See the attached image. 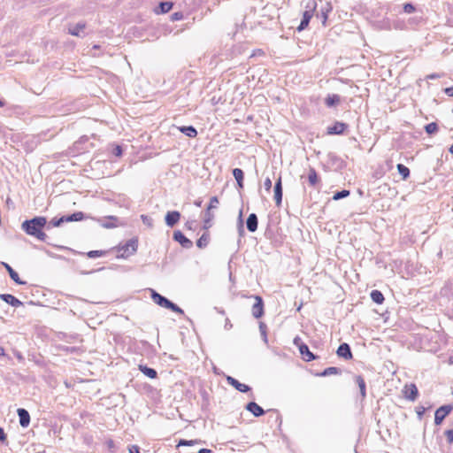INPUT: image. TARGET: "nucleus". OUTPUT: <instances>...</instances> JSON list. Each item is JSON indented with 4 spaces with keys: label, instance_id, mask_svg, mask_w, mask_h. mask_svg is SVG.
Segmentation results:
<instances>
[{
    "label": "nucleus",
    "instance_id": "nucleus-59",
    "mask_svg": "<svg viewBox=\"0 0 453 453\" xmlns=\"http://www.w3.org/2000/svg\"><path fill=\"white\" fill-rule=\"evenodd\" d=\"M4 355H5V350H4V349L2 346H0V357H3V356H4Z\"/></svg>",
    "mask_w": 453,
    "mask_h": 453
},
{
    "label": "nucleus",
    "instance_id": "nucleus-28",
    "mask_svg": "<svg viewBox=\"0 0 453 453\" xmlns=\"http://www.w3.org/2000/svg\"><path fill=\"white\" fill-rule=\"evenodd\" d=\"M340 96L336 94L328 95L326 98V104L328 107L335 106L340 103Z\"/></svg>",
    "mask_w": 453,
    "mask_h": 453
},
{
    "label": "nucleus",
    "instance_id": "nucleus-45",
    "mask_svg": "<svg viewBox=\"0 0 453 453\" xmlns=\"http://www.w3.org/2000/svg\"><path fill=\"white\" fill-rule=\"evenodd\" d=\"M264 188L266 191H270L272 188V180L270 177H266L264 180Z\"/></svg>",
    "mask_w": 453,
    "mask_h": 453
},
{
    "label": "nucleus",
    "instance_id": "nucleus-9",
    "mask_svg": "<svg viewBox=\"0 0 453 453\" xmlns=\"http://www.w3.org/2000/svg\"><path fill=\"white\" fill-rule=\"evenodd\" d=\"M336 353L340 357H343L346 360H349L352 358V352L348 343H342L338 347Z\"/></svg>",
    "mask_w": 453,
    "mask_h": 453
},
{
    "label": "nucleus",
    "instance_id": "nucleus-64",
    "mask_svg": "<svg viewBox=\"0 0 453 453\" xmlns=\"http://www.w3.org/2000/svg\"><path fill=\"white\" fill-rule=\"evenodd\" d=\"M4 102H2V101L0 100V107H3V106H4Z\"/></svg>",
    "mask_w": 453,
    "mask_h": 453
},
{
    "label": "nucleus",
    "instance_id": "nucleus-19",
    "mask_svg": "<svg viewBox=\"0 0 453 453\" xmlns=\"http://www.w3.org/2000/svg\"><path fill=\"white\" fill-rule=\"evenodd\" d=\"M0 298L12 307H19L22 305V303L11 294H1Z\"/></svg>",
    "mask_w": 453,
    "mask_h": 453
},
{
    "label": "nucleus",
    "instance_id": "nucleus-1",
    "mask_svg": "<svg viewBox=\"0 0 453 453\" xmlns=\"http://www.w3.org/2000/svg\"><path fill=\"white\" fill-rule=\"evenodd\" d=\"M47 225L45 217L37 216L31 219H27L21 224L22 230L28 235L34 236L40 241H45L47 234L42 229Z\"/></svg>",
    "mask_w": 453,
    "mask_h": 453
},
{
    "label": "nucleus",
    "instance_id": "nucleus-4",
    "mask_svg": "<svg viewBox=\"0 0 453 453\" xmlns=\"http://www.w3.org/2000/svg\"><path fill=\"white\" fill-rule=\"evenodd\" d=\"M138 242L136 239H130L123 245L119 244L116 249L118 251L117 257L126 258L134 254L137 250Z\"/></svg>",
    "mask_w": 453,
    "mask_h": 453
},
{
    "label": "nucleus",
    "instance_id": "nucleus-43",
    "mask_svg": "<svg viewBox=\"0 0 453 453\" xmlns=\"http://www.w3.org/2000/svg\"><path fill=\"white\" fill-rule=\"evenodd\" d=\"M259 330L264 342L267 343L266 326L262 322L259 324Z\"/></svg>",
    "mask_w": 453,
    "mask_h": 453
},
{
    "label": "nucleus",
    "instance_id": "nucleus-6",
    "mask_svg": "<svg viewBox=\"0 0 453 453\" xmlns=\"http://www.w3.org/2000/svg\"><path fill=\"white\" fill-rule=\"evenodd\" d=\"M173 240L179 242L183 248L189 249L193 246V242L187 238L180 230L173 232Z\"/></svg>",
    "mask_w": 453,
    "mask_h": 453
},
{
    "label": "nucleus",
    "instance_id": "nucleus-41",
    "mask_svg": "<svg viewBox=\"0 0 453 453\" xmlns=\"http://www.w3.org/2000/svg\"><path fill=\"white\" fill-rule=\"evenodd\" d=\"M196 443H197V441H196V440L188 441V440L181 439L178 442L177 447H180V446H193Z\"/></svg>",
    "mask_w": 453,
    "mask_h": 453
},
{
    "label": "nucleus",
    "instance_id": "nucleus-31",
    "mask_svg": "<svg viewBox=\"0 0 453 453\" xmlns=\"http://www.w3.org/2000/svg\"><path fill=\"white\" fill-rule=\"evenodd\" d=\"M399 174L403 177V180H406L410 176V169L403 164L396 165Z\"/></svg>",
    "mask_w": 453,
    "mask_h": 453
},
{
    "label": "nucleus",
    "instance_id": "nucleus-49",
    "mask_svg": "<svg viewBox=\"0 0 453 453\" xmlns=\"http://www.w3.org/2000/svg\"><path fill=\"white\" fill-rule=\"evenodd\" d=\"M128 450L129 453H140V448L136 445H132Z\"/></svg>",
    "mask_w": 453,
    "mask_h": 453
},
{
    "label": "nucleus",
    "instance_id": "nucleus-3",
    "mask_svg": "<svg viewBox=\"0 0 453 453\" xmlns=\"http://www.w3.org/2000/svg\"><path fill=\"white\" fill-rule=\"evenodd\" d=\"M316 9H317V3L315 0H309L306 3L305 11L303 13V18L300 22V25L297 27V30L299 32L304 30L308 27V25L311 21V19L312 18Z\"/></svg>",
    "mask_w": 453,
    "mask_h": 453
},
{
    "label": "nucleus",
    "instance_id": "nucleus-24",
    "mask_svg": "<svg viewBox=\"0 0 453 453\" xmlns=\"http://www.w3.org/2000/svg\"><path fill=\"white\" fill-rule=\"evenodd\" d=\"M85 27V23H77L76 25L69 27V34L73 36H81V33L84 30Z\"/></svg>",
    "mask_w": 453,
    "mask_h": 453
},
{
    "label": "nucleus",
    "instance_id": "nucleus-34",
    "mask_svg": "<svg viewBox=\"0 0 453 453\" xmlns=\"http://www.w3.org/2000/svg\"><path fill=\"white\" fill-rule=\"evenodd\" d=\"M209 242V237L206 234H203L196 242V245L198 248H204L207 246Z\"/></svg>",
    "mask_w": 453,
    "mask_h": 453
},
{
    "label": "nucleus",
    "instance_id": "nucleus-8",
    "mask_svg": "<svg viewBox=\"0 0 453 453\" xmlns=\"http://www.w3.org/2000/svg\"><path fill=\"white\" fill-rule=\"evenodd\" d=\"M226 381L229 385H231L236 390H238L239 392H242V393H247L251 389L250 386L241 383L236 379H234L231 376L226 377Z\"/></svg>",
    "mask_w": 453,
    "mask_h": 453
},
{
    "label": "nucleus",
    "instance_id": "nucleus-39",
    "mask_svg": "<svg viewBox=\"0 0 453 453\" xmlns=\"http://www.w3.org/2000/svg\"><path fill=\"white\" fill-rule=\"evenodd\" d=\"M211 210H209V208L206 209V211L204 213V224H205V227H208L207 226V224L212 220V219L214 218V215L213 213H211Z\"/></svg>",
    "mask_w": 453,
    "mask_h": 453
},
{
    "label": "nucleus",
    "instance_id": "nucleus-61",
    "mask_svg": "<svg viewBox=\"0 0 453 453\" xmlns=\"http://www.w3.org/2000/svg\"><path fill=\"white\" fill-rule=\"evenodd\" d=\"M192 224H193V223H189V222H188V223L186 224V226H187L188 228L191 229V228H192V226H191V225H192Z\"/></svg>",
    "mask_w": 453,
    "mask_h": 453
},
{
    "label": "nucleus",
    "instance_id": "nucleus-51",
    "mask_svg": "<svg viewBox=\"0 0 453 453\" xmlns=\"http://www.w3.org/2000/svg\"><path fill=\"white\" fill-rule=\"evenodd\" d=\"M445 94H447L449 96H453V86L449 88H446L444 89Z\"/></svg>",
    "mask_w": 453,
    "mask_h": 453
},
{
    "label": "nucleus",
    "instance_id": "nucleus-26",
    "mask_svg": "<svg viewBox=\"0 0 453 453\" xmlns=\"http://www.w3.org/2000/svg\"><path fill=\"white\" fill-rule=\"evenodd\" d=\"M139 370L147 377L150 379L157 378V372L155 369L148 367L146 365H139Z\"/></svg>",
    "mask_w": 453,
    "mask_h": 453
},
{
    "label": "nucleus",
    "instance_id": "nucleus-44",
    "mask_svg": "<svg viewBox=\"0 0 453 453\" xmlns=\"http://www.w3.org/2000/svg\"><path fill=\"white\" fill-rule=\"evenodd\" d=\"M219 199L217 196H212L210 200V204L207 208H209V210H212V209H216L218 207V204H219Z\"/></svg>",
    "mask_w": 453,
    "mask_h": 453
},
{
    "label": "nucleus",
    "instance_id": "nucleus-15",
    "mask_svg": "<svg viewBox=\"0 0 453 453\" xmlns=\"http://www.w3.org/2000/svg\"><path fill=\"white\" fill-rule=\"evenodd\" d=\"M333 6L330 2H326L324 5L320 8V13L318 16L321 17L322 24L326 26V20L328 19V14L332 12Z\"/></svg>",
    "mask_w": 453,
    "mask_h": 453
},
{
    "label": "nucleus",
    "instance_id": "nucleus-48",
    "mask_svg": "<svg viewBox=\"0 0 453 453\" xmlns=\"http://www.w3.org/2000/svg\"><path fill=\"white\" fill-rule=\"evenodd\" d=\"M112 154L116 157H120L122 155V148L119 145H116L112 150Z\"/></svg>",
    "mask_w": 453,
    "mask_h": 453
},
{
    "label": "nucleus",
    "instance_id": "nucleus-10",
    "mask_svg": "<svg viewBox=\"0 0 453 453\" xmlns=\"http://www.w3.org/2000/svg\"><path fill=\"white\" fill-rule=\"evenodd\" d=\"M180 219V213L179 211H168L165 218V224L168 226L173 227L175 224L178 223Z\"/></svg>",
    "mask_w": 453,
    "mask_h": 453
},
{
    "label": "nucleus",
    "instance_id": "nucleus-7",
    "mask_svg": "<svg viewBox=\"0 0 453 453\" xmlns=\"http://www.w3.org/2000/svg\"><path fill=\"white\" fill-rule=\"evenodd\" d=\"M256 303L252 306V315L256 319H259L264 314V302L263 299L256 296H255Z\"/></svg>",
    "mask_w": 453,
    "mask_h": 453
},
{
    "label": "nucleus",
    "instance_id": "nucleus-58",
    "mask_svg": "<svg viewBox=\"0 0 453 453\" xmlns=\"http://www.w3.org/2000/svg\"><path fill=\"white\" fill-rule=\"evenodd\" d=\"M225 327H226V328H231V327H232V324L230 323V321H229L228 319H226V322Z\"/></svg>",
    "mask_w": 453,
    "mask_h": 453
},
{
    "label": "nucleus",
    "instance_id": "nucleus-32",
    "mask_svg": "<svg viewBox=\"0 0 453 453\" xmlns=\"http://www.w3.org/2000/svg\"><path fill=\"white\" fill-rule=\"evenodd\" d=\"M173 5V4L172 2H161L158 6L159 11L157 12V13H167L172 10Z\"/></svg>",
    "mask_w": 453,
    "mask_h": 453
},
{
    "label": "nucleus",
    "instance_id": "nucleus-2",
    "mask_svg": "<svg viewBox=\"0 0 453 453\" xmlns=\"http://www.w3.org/2000/svg\"><path fill=\"white\" fill-rule=\"evenodd\" d=\"M151 298L157 305L161 307L171 310L179 314L184 313L183 310L177 304L173 303L172 301L163 296L162 295L157 293L155 290H151Z\"/></svg>",
    "mask_w": 453,
    "mask_h": 453
},
{
    "label": "nucleus",
    "instance_id": "nucleus-63",
    "mask_svg": "<svg viewBox=\"0 0 453 453\" xmlns=\"http://www.w3.org/2000/svg\"><path fill=\"white\" fill-rule=\"evenodd\" d=\"M395 28H400V29H402V28H403V27H401L399 24H395Z\"/></svg>",
    "mask_w": 453,
    "mask_h": 453
},
{
    "label": "nucleus",
    "instance_id": "nucleus-54",
    "mask_svg": "<svg viewBox=\"0 0 453 453\" xmlns=\"http://www.w3.org/2000/svg\"><path fill=\"white\" fill-rule=\"evenodd\" d=\"M239 220H240L239 233L242 234L244 231L243 226H242V211L240 212Z\"/></svg>",
    "mask_w": 453,
    "mask_h": 453
},
{
    "label": "nucleus",
    "instance_id": "nucleus-21",
    "mask_svg": "<svg viewBox=\"0 0 453 453\" xmlns=\"http://www.w3.org/2000/svg\"><path fill=\"white\" fill-rule=\"evenodd\" d=\"M308 181L311 187H316L317 184L319 182V178L318 176V173H317L316 170L312 167H310V169H309Z\"/></svg>",
    "mask_w": 453,
    "mask_h": 453
},
{
    "label": "nucleus",
    "instance_id": "nucleus-38",
    "mask_svg": "<svg viewBox=\"0 0 453 453\" xmlns=\"http://www.w3.org/2000/svg\"><path fill=\"white\" fill-rule=\"evenodd\" d=\"M349 195V191L346 190V189H343V190L336 192L334 195L333 199L334 200H340L342 198L347 197Z\"/></svg>",
    "mask_w": 453,
    "mask_h": 453
},
{
    "label": "nucleus",
    "instance_id": "nucleus-55",
    "mask_svg": "<svg viewBox=\"0 0 453 453\" xmlns=\"http://www.w3.org/2000/svg\"><path fill=\"white\" fill-rule=\"evenodd\" d=\"M198 453H211V450L208 449H201L198 450Z\"/></svg>",
    "mask_w": 453,
    "mask_h": 453
},
{
    "label": "nucleus",
    "instance_id": "nucleus-62",
    "mask_svg": "<svg viewBox=\"0 0 453 453\" xmlns=\"http://www.w3.org/2000/svg\"><path fill=\"white\" fill-rule=\"evenodd\" d=\"M449 151L453 154V144L449 147Z\"/></svg>",
    "mask_w": 453,
    "mask_h": 453
},
{
    "label": "nucleus",
    "instance_id": "nucleus-29",
    "mask_svg": "<svg viewBox=\"0 0 453 453\" xmlns=\"http://www.w3.org/2000/svg\"><path fill=\"white\" fill-rule=\"evenodd\" d=\"M371 298L374 303L378 304H381L384 301V296L382 293L379 290H372L371 292Z\"/></svg>",
    "mask_w": 453,
    "mask_h": 453
},
{
    "label": "nucleus",
    "instance_id": "nucleus-40",
    "mask_svg": "<svg viewBox=\"0 0 453 453\" xmlns=\"http://www.w3.org/2000/svg\"><path fill=\"white\" fill-rule=\"evenodd\" d=\"M403 10L405 13H412L416 11V8L412 4L406 3L403 4Z\"/></svg>",
    "mask_w": 453,
    "mask_h": 453
},
{
    "label": "nucleus",
    "instance_id": "nucleus-11",
    "mask_svg": "<svg viewBox=\"0 0 453 453\" xmlns=\"http://www.w3.org/2000/svg\"><path fill=\"white\" fill-rule=\"evenodd\" d=\"M245 409L251 412L255 417L258 418L265 414V411L255 402H250L246 404Z\"/></svg>",
    "mask_w": 453,
    "mask_h": 453
},
{
    "label": "nucleus",
    "instance_id": "nucleus-35",
    "mask_svg": "<svg viewBox=\"0 0 453 453\" xmlns=\"http://www.w3.org/2000/svg\"><path fill=\"white\" fill-rule=\"evenodd\" d=\"M425 130L428 134H433L437 132L438 125L435 122H431L425 127Z\"/></svg>",
    "mask_w": 453,
    "mask_h": 453
},
{
    "label": "nucleus",
    "instance_id": "nucleus-23",
    "mask_svg": "<svg viewBox=\"0 0 453 453\" xmlns=\"http://www.w3.org/2000/svg\"><path fill=\"white\" fill-rule=\"evenodd\" d=\"M179 130L188 137L194 138L197 135V131L193 126L180 127Z\"/></svg>",
    "mask_w": 453,
    "mask_h": 453
},
{
    "label": "nucleus",
    "instance_id": "nucleus-5",
    "mask_svg": "<svg viewBox=\"0 0 453 453\" xmlns=\"http://www.w3.org/2000/svg\"><path fill=\"white\" fill-rule=\"evenodd\" d=\"M452 405H442L435 411L434 413V423L435 425H440L443 421V419L449 414L452 411Z\"/></svg>",
    "mask_w": 453,
    "mask_h": 453
},
{
    "label": "nucleus",
    "instance_id": "nucleus-60",
    "mask_svg": "<svg viewBox=\"0 0 453 453\" xmlns=\"http://www.w3.org/2000/svg\"><path fill=\"white\" fill-rule=\"evenodd\" d=\"M195 204L198 207H200L202 205V201H196L195 202Z\"/></svg>",
    "mask_w": 453,
    "mask_h": 453
},
{
    "label": "nucleus",
    "instance_id": "nucleus-52",
    "mask_svg": "<svg viewBox=\"0 0 453 453\" xmlns=\"http://www.w3.org/2000/svg\"><path fill=\"white\" fill-rule=\"evenodd\" d=\"M6 440V434L2 427H0V441H4Z\"/></svg>",
    "mask_w": 453,
    "mask_h": 453
},
{
    "label": "nucleus",
    "instance_id": "nucleus-13",
    "mask_svg": "<svg viewBox=\"0 0 453 453\" xmlns=\"http://www.w3.org/2000/svg\"><path fill=\"white\" fill-rule=\"evenodd\" d=\"M17 412H18V416L19 418V425L22 427L28 426V425L30 423V415H29L28 411L23 408H19V409H18Z\"/></svg>",
    "mask_w": 453,
    "mask_h": 453
},
{
    "label": "nucleus",
    "instance_id": "nucleus-46",
    "mask_svg": "<svg viewBox=\"0 0 453 453\" xmlns=\"http://www.w3.org/2000/svg\"><path fill=\"white\" fill-rule=\"evenodd\" d=\"M422 21V16H415L409 19V23L412 25H418Z\"/></svg>",
    "mask_w": 453,
    "mask_h": 453
},
{
    "label": "nucleus",
    "instance_id": "nucleus-22",
    "mask_svg": "<svg viewBox=\"0 0 453 453\" xmlns=\"http://www.w3.org/2000/svg\"><path fill=\"white\" fill-rule=\"evenodd\" d=\"M101 224V226L104 228H113L117 226V224L111 222V221H118V218L115 216H109L104 219H99L98 220Z\"/></svg>",
    "mask_w": 453,
    "mask_h": 453
},
{
    "label": "nucleus",
    "instance_id": "nucleus-47",
    "mask_svg": "<svg viewBox=\"0 0 453 453\" xmlns=\"http://www.w3.org/2000/svg\"><path fill=\"white\" fill-rule=\"evenodd\" d=\"M447 441L449 444L453 443V429L447 430L445 432Z\"/></svg>",
    "mask_w": 453,
    "mask_h": 453
},
{
    "label": "nucleus",
    "instance_id": "nucleus-18",
    "mask_svg": "<svg viewBox=\"0 0 453 453\" xmlns=\"http://www.w3.org/2000/svg\"><path fill=\"white\" fill-rule=\"evenodd\" d=\"M257 225H258V219H257V215L255 213L250 214L247 219V221H246L247 229L250 232L253 233V232L257 231Z\"/></svg>",
    "mask_w": 453,
    "mask_h": 453
},
{
    "label": "nucleus",
    "instance_id": "nucleus-17",
    "mask_svg": "<svg viewBox=\"0 0 453 453\" xmlns=\"http://www.w3.org/2000/svg\"><path fill=\"white\" fill-rule=\"evenodd\" d=\"M274 200L277 205H280L282 201V185L280 177L274 185Z\"/></svg>",
    "mask_w": 453,
    "mask_h": 453
},
{
    "label": "nucleus",
    "instance_id": "nucleus-14",
    "mask_svg": "<svg viewBox=\"0 0 453 453\" xmlns=\"http://www.w3.org/2000/svg\"><path fill=\"white\" fill-rule=\"evenodd\" d=\"M347 128V125L342 122H335L333 126L327 127L328 134H342Z\"/></svg>",
    "mask_w": 453,
    "mask_h": 453
},
{
    "label": "nucleus",
    "instance_id": "nucleus-42",
    "mask_svg": "<svg viewBox=\"0 0 453 453\" xmlns=\"http://www.w3.org/2000/svg\"><path fill=\"white\" fill-rule=\"evenodd\" d=\"M104 254V252L102 250H91L87 253V255L89 258L99 257H102Z\"/></svg>",
    "mask_w": 453,
    "mask_h": 453
},
{
    "label": "nucleus",
    "instance_id": "nucleus-53",
    "mask_svg": "<svg viewBox=\"0 0 453 453\" xmlns=\"http://www.w3.org/2000/svg\"><path fill=\"white\" fill-rule=\"evenodd\" d=\"M182 18V14L180 12H175L173 14L172 19L173 20H179Z\"/></svg>",
    "mask_w": 453,
    "mask_h": 453
},
{
    "label": "nucleus",
    "instance_id": "nucleus-56",
    "mask_svg": "<svg viewBox=\"0 0 453 453\" xmlns=\"http://www.w3.org/2000/svg\"><path fill=\"white\" fill-rule=\"evenodd\" d=\"M142 219L143 223H148V224H150V223H149V220H150V219H149L148 216H146V215H142Z\"/></svg>",
    "mask_w": 453,
    "mask_h": 453
},
{
    "label": "nucleus",
    "instance_id": "nucleus-16",
    "mask_svg": "<svg viewBox=\"0 0 453 453\" xmlns=\"http://www.w3.org/2000/svg\"><path fill=\"white\" fill-rule=\"evenodd\" d=\"M2 265H4V267L7 270V272H8V273H9V275H10L11 279H12L14 282H16V283H17V284H19V285H24V284H26V282H25V281H23V280H21L19 279V276L18 273H17L16 271H14V270L12 269V267L9 264H7V263H5V262H3V263H2Z\"/></svg>",
    "mask_w": 453,
    "mask_h": 453
},
{
    "label": "nucleus",
    "instance_id": "nucleus-20",
    "mask_svg": "<svg viewBox=\"0 0 453 453\" xmlns=\"http://www.w3.org/2000/svg\"><path fill=\"white\" fill-rule=\"evenodd\" d=\"M299 351L306 361H311L316 358L313 353L310 351L309 347L304 343L299 346Z\"/></svg>",
    "mask_w": 453,
    "mask_h": 453
},
{
    "label": "nucleus",
    "instance_id": "nucleus-27",
    "mask_svg": "<svg viewBox=\"0 0 453 453\" xmlns=\"http://www.w3.org/2000/svg\"><path fill=\"white\" fill-rule=\"evenodd\" d=\"M63 218L65 222L81 221L84 219V213L77 211L71 215L63 216Z\"/></svg>",
    "mask_w": 453,
    "mask_h": 453
},
{
    "label": "nucleus",
    "instance_id": "nucleus-37",
    "mask_svg": "<svg viewBox=\"0 0 453 453\" xmlns=\"http://www.w3.org/2000/svg\"><path fill=\"white\" fill-rule=\"evenodd\" d=\"M117 203L126 208H129L131 204L130 199L124 196H119Z\"/></svg>",
    "mask_w": 453,
    "mask_h": 453
},
{
    "label": "nucleus",
    "instance_id": "nucleus-50",
    "mask_svg": "<svg viewBox=\"0 0 453 453\" xmlns=\"http://www.w3.org/2000/svg\"><path fill=\"white\" fill-rule=\"evenodd\" d=\"M426 411V408L425 407H418L417 409V414L419 418H421V417L423 416V414L425 413Z\"/></svg>",
    "mask_w": 453,
    "mask_h": 453
},
{
    "label": "nucleus",
    "instance_id": "nucleus-57",
    "mask_svg": "<svg viewBox=\"0 0 453 453\" xmlns=\"http://www.w3.org/2000/svg\"><path fill=\"white\" fill-rule=\"evenodd\" d=\"M438 77H439V75H438V74H436V73L430 74V75H428V76H427V78H428V79H436V78H438Z\"/></svg>",
    "mask_w": 453,
    "mask_h": 453
},
{
    "label": "nucleus",
    "instance_id": "nucleus-25",
    "mask_svg": "<svg viewBox=\"0 0 453 453\" xmlns=\"http://www.w3.org/2000/svg\"><path fill=\"white\" fill-rule=\"evenodd\" d=\"M233 175L237 182L238 187L240 188H243V178H244L243 171L240 168H234L233 170Z\"/></svg>",
    "mask_w": 453,
    "mask_h": 453
},
{
    "label": "nucleus",
    "instance_id": "nucleus-33",
    "mask_svg": "<svg viewBox=\"0 0 453 453\" xmlns=\"http://www.w3.org/2000/svg\"><path fill=\"white\" fill-rule=\"evenodd\" d=\"M356 382L358 385V388L360 389V393H361L362 397L363 398L365 397L366 393H365V380L363 379L362 376L358 375V376H356Z\"/></svg>",
    "mask_w": 453,
    "mask_h": 453
},
{
    "label": "nucleus",
    "instance_id": "nucleus-36",
    "mask_svg": "<svg viewBox=\"0 0 453 453\" xmlns=\"http://www.w3.org/2000/svg\"><path fill=\"white\" fill-rule=\"evenodd\" d=\"M63 223H65L63 216L59 219H52L49 225L47 226V228H50V226L58 227L60 226Z\"/></svg>",
    "mask_w": 453,
    "mask_h": 453
},
{
    "label": "nucleus",
    "instance_id": "nucleus-12",
    "mask_svg": "<svg viewBox=\"0 0 453 453\" xmlns=\"http://www.w3.org/2000/svg\"><path fill=\"white\" fill-rule=\"evenodd\" d=\"M418 395V388L415 384H410L405 386L404 396L406 399L414 401Z\"/></svg>",
    "mask_w": 453,
    "mask_h": 453
},
{
    "label": "nucleus",
    "instance_id": "nucleus-30",
    "mask_svg": "<svg viewBox=\"0 0 453 453\" xmlns=\"http://www.w3.org/2000/svg\"><path fill=\"white\" fill-rule=\"evenodd\" d=\"M342 372L341 369L331 366L328 368H326L323 372H321L319 375L322 377L329 376L332 374H340Z\"/></svg>",
    "mask_w": 453,
    "mask_h": 453
}]
</instances>
